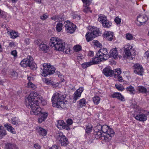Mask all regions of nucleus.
I'll return each instance as SVG.
<instances>
[{
  "instance_id": "44",
  "label": "nucleus",
  "mask_w": 149,
  "mask_h": 149,
  "mask_svg": "<svg viewBox=\"0 0 149 149\" xmlns=\"http://www.w3.org/2000/svg\"><path fill=\"white\" fill-rule=\"evenodd\" d=\"M17 76L18 74L15 71H13L11 73V77L13 79H16L17 77Z\"/></svg>"
},
{
  "instance_id": "62",
  "label": "nucleus",
  "mask_w": 149,
  "mask_h": 149,
  "mask_svg": "<svg viewBox=\"0 0 149 149\" xmlns=\"http://www.w3.org/2000/svg\"><path fill=\"white\" fill-rule=\"evenodd\" d=\"M9 45L10 47H14L15 45L14 42H12L9 43Z\"/></svg>"
},
{
  "instance_id": "39",
  "label": "nucleus",
  "mask_w": 149,
  "mask_h": 149,
  "mask_svg": "<svg viewBox=\"0 0 149 149\" xmlns=\"http://www.w3.org/2000/svg\"><path fill=\"white\" fill-rule=\"evenodd\" d=\"M92 65H93V62H91L90 61L89 62L83 63L82 64V66L83 68H86Z\"/></svg>"
},
{
  "instance_id": "14",
  "label": "nucleus",
  "mask_w": 149,
  "mask_h": 149,
  "mask_svg": "<svg viewBox=\"0 0 149 149\" xmlns=\"http://www.w3.org/2000/svg\"><path fill=\"white\" fill-rule=\"evenodd\" d=\"M103 37L107 40L111 41L114 38L113 33L110 31H105L103 34Z\"/></svg>"
},
{
  "instance_id": "47",
  "label": "nucleus",
  "mask_w": 149,
  "mask_h": 149,
  "mask_svg": "<svg viewBox=\"0 0 149 149\" xmlns=\"http://www.w3.org/2000/svg\"><path fill=\"white\" fill-rule=\"evenodd\" d=\"M84 3V6L85 5L89 6L91 3V0H82Z\"/></svg>"
},
{
  "instance_id": "22",
  "label": "nucleus",
  "mask_w": 149,
  "mask_h": 149,
  "mask_svg": "<svg viewBox=\"0 0 149 149\" xmlns=\"http://www.w3.org/2000/svg\"><path fill=\"white\" fill-rule=\"evenodd\" d=\"M109 53L110 56L113 57L115 59L118 57V53L117 50V48H116L111 49Z\"/></svg>"
},
{
  "instance_id": "12",
  "label": "nucleus",
  "mask_w": 149,
  "mask_h": 149,
  "mask_svg": "<svg viewBox=\"0 0 149 149\" xmlns=\"http://www.w3.org/2000/svg\"><path fill=\"white\" fill-rule=\"evenodd\" d=\"M96 128L100 130L103 134L110 133L111 131L110 130H113L112 129L110 128L107 125L102 126L101 125H99L96 126Z\"/></svg>"
},
{
  "instance_id": "4",
  "label": "nucleus",
  "mask_w": 149,
  "mask_h": 149,
  "mask_svg": "<svg viewBox=\"0 0 149 149\" xmlns=\"http://www.w3.org/2000/svg\"><path fill=\"white\" fill-rule=\"evenodd\" d=\"M36 109L34 112L31 111V114H33L39 116L40 117L38 118V122L39 123H41L42 122L44 121L46 119L48 115V113L47 112H42L41 108L39 106H37Z\"/></svg>"
},
{
  "instance_id": "7",
  "label": "nucleus",
  "mask_w": 149,
  "mask_h": 149,
  "mask_svg": "<svg viewBox=\"0 0 149 149\" xmlns=\"http://www.w3.org/2000/svg\"><path fill=\"white\" fill-rule=\"evenodd\" d=\"M98 56L103 59L104 60H107L109 58L107 49L106 48H101L96 54Z\"/></svg>"
},
{
  "instance_id": "61",
  "label": "nucleus",
  "mask_w": 149,
  "mask_h": 149,
  "mask_svg": "<svg viewBox=\"0 0 149 149\" xmlns=\"http://www.w3.org/2000/svg\"><path fill=\"white\" fill-rule=\"evenodd\" d=\"M88 56L90 57H92L93 56V51H90L88 53Z\"/></svg>"
},
{
  "instance_id": "9",
  "label": "nucleus",
  "mask_w": 149,
  "mask_h": 149,
  "mask_svg": "<svg viewBox=\"0 0 149 149\" xmlns=\"http://www.w3.org/2000/svg\"><path fill=\"white\" fill-rule=\"evenodd\" d=\"M58 136V139L59 143L61 146H66L69 143L68 139L62 133H59Z\"/></svg>"
},
{
  "instance_id": "11",
  "label": "nucleus",
  "mask_w": 149,
  "mask_h": 149,
  "mask_svg": "<svg viewBox=\"0 0 149 149\" xmlns=\"http://www.w3.org/2000/svg\"><path fill=\"white\" fill-rule=\"evenodd\" d=\"M111 132L108 133H104L101 139L105 142H109L111 140L112 137L114 136L115 132L113 130H110Z\"/></svg>"
},
{
  "instance_id": "56",
  "label": "nucleus",
  "mask_w": 149,
  "mask_h": 149,
  "mask_svg": "<svg viewBox=\"0 0 149 149\" xmlns=\"http://www.w3.org/2000/svg\"><path fill=\"white\" fill-rule=\"evenodd\" d=\"M11 54L15 57L17 56V52L16 50H14L12 51L11 52Z\"/></svg>"
},
{
  "instance_id": "34",
  "label": "nucleus",
  "mask_w": 149,
  "mask_h": 149,
  "mask_svg": "<svg viewBox=\"0 0 149 149\" xmlns=\"http://www.w3.org/2000/svg\"><path fill=\"white\" fill-rule=\"evenodd\" d=\"M126 90L127 92L131 94H134L135 93V89L134 87L131 85L127 87L126 88Z\"/></svg>"
},
{
  "instance_id": "21",
  "label": "nucleus",
  "mask_w": 149,
  "mask_h": 149,
  "mask_svg": "<svg viewBox=\"0 0 149 149\" xmlns=\"http://www.w3.org/2000/svg\"><path fill=\"white\" fill-rule=\"evenodd\" d=\"M36 131L40 135L43 136H45L47 134L46 130L40 126H38L36 127Z\"/></svg>"
},
{
  "instance_id": "31",
  "label": "nucleus",
  "mask_w": 149,
  "mask_h": 149,
  "mask_svg": "<svg viewBox=\"0 0 149 149\" xmlns=\"http://www.w3.org/2000/svg\"><path fill=\"white\" fill-rule=\"evenodd\" d=\"M4 126L7 128V130L11 133L13 134L15 133L14 129L12 127L10 124H6L4 125Z\"/></svg>"
},
{
  "instance_id": "1",
  "label": "nucleus",
  "mask_w": 149,
  "mask_h": 149,
  "mask_svg": "<svg viewBox=\"0 0 149 149\" xmlns=\"http://www.w3.org/2000/svg\"><path fill=\"white\" fill-rule=\"evenodd\" d=\"M38 96V94L37 92H32L28 97L25 99V103L26 105L30 106L31 111L34 112L35 110V109H36L37 106H39V103L42 102V100Z\"/></svg>"
},
{
  "instance_id": "54",
  "label": "nucleus",
  "mask_w": 149,
  "mask_h": 149,
  "mask_svg": "<svg viewBox=\"0 0 149 149\" xmlns=\"http://www.w3.org/2000/svg\"><path fill=\"white\" fill-rule=\"evenodd\" d=\"M72 16L74 19L77 18L78 19H80V16L77 14H74Z\"/></svg>"
},
{
  "instance_id": "27",
  "label": "nucleus",
  "mask_w": 149,
  "mask_h": 149,
  "mask_svg": "<svg viewBox=\"0 0 149 149\" xmlns=\"http://www.w3.org/2000/svg\"><path fill=\"white\" fill-rule=\"evenodd\" d=\"M93 34L91 33L89 31L87 32L86 35V40L88 42H89L93 40L95 37Z\"/></svg>"
},
{
  "instance_id": "25",
  "label": "nucleus",
  "mask_w": 149,
  "mask_h": 149,
  "mask_svg": "<svg viewBox=\"0 0 149 149\" xmlns=\"http://www.w3.org/2000/svg\"><path fill=\"white\" fill-rule=\"evenodd\" d=\"M91 33L93 34L95 37H97L99 35V30L96 27H92L90 30Z\"/></svg>"
},
{
  "instance_id": "10",
  "label": "nucleus",
  "mask_w": 149,
  "mask_h": 149,
  "mask_svg": "<svg viewBox=\"0 0 149 149\" xmlns=\"http://www.w3.org/2000/svg\"><path fill=\"white\" fill-rule=\"evenodd\" d=\"M133 67L134 69V72L135 73L141 76L143 75L144 71L142 65L139 63H136L134 65Z\"/></svg>"
},
{
  "instance_id": "3",
  "label": "nucleus",
  "mask_w": 149,
  "mask_h": 149,
  "mask_svg": "<svg viewBox=\"0 0 149 149\" xmlns=\"http://www.w3.org/2000/svg\"><path fill=\"white\" fill-rule=\"evenodd\" d=\"M65 96L58 93H56L54 94L52 98V105L53 107L58 108L65 109L67 107L66 102L64 100Z\"/></svg>"
},
{
  "instance_id": "45",
  "label": "nucleus",
  "mask_w": 149,
  "mask_h": 149,
  "mask_svg": "<svg viewBox=\"0 0 149 149\" xmlns=\"http://www.w3.org/2000/svg\"><path fill=\"white\" fill-rule=\"evenodd\" d=\"M73 49L75 52H78L81 50V47L79 45H76L74 46Z\"/></svg>"
},
{
  "instance_id": "58",
  "label": "nucleus",
  "mask_w": 149,
  "mask_h": 149,
  "mask_svg": "<svg viewBox=\"0 0 149 149\" xmlns=\"http://www.w3.org/2000/svg\"><path fill=\"white\" fill-rule=\"evenodd\" d=\"M63 129H65L67 130H69L70 129V127L69 126V125H64Z\"/></svg>"
},
{
  "instance_id": "35",
  "label": "nucleus",
  "mask_w": 149,
  "mask_h": 149,
  "mask_svg": "<svg viewBox=\"0 0 149 149\" xmlns=\"http://www.w3.org/2000/svg\"><path fill=\"white\" fill-rule=\"evenodd\" d=\"M121 72V70L120 69H115V71H113V76L115 78H116L118 75H120Z\"/></svg>"
},
{
  "instance_id": "40",
  "label": "nucleus",
  "mask_w": 149,
  "mask_h": 149,
  "mask_svg": "<svg viewBox=\"0 0 149 149\" xmlns=\"http://www.w3.org/2000/svg\"><path fill=\"white\" fill-rule=\"evenodd\" d=\"M92 130V127L91 125H88L86 126L85 131L87 133H90L91 132Z\"/></svg>"
},
{
  "instance_id": "53",
  "label": "nucleus",
  "mask_w": 149,
  "mask_h": 149,
  "mask_svg": "<svg viewBox=\"0 0 149 149\" xmlns=\"http://www.w3.org/2000/svg\"><path fill=\"white\" fill-rule=\"evenodd\" d=\"M114 20L115 22L117 24H120L121 22V19L118 17H116Z\"/></svg>"
},
{
  "instance_id": "30",
  "label": "nucleus",
  "mask_w": 149,
  "mask_h": 149,
  "mask_svg": "<svg viewBox=\"0 0 149 149\" xmlns=\"http://www.w3.org/2000/svg\"><path fill=\"white\" fill-rule=\"evenodd\" d=\"M5 149H18L15 144L7 143L5 146Z\"/></svg>"
},
{
  "instance_id": "51",
  "label": "nucleus",
  "mask_w": 149,
  "mask_h": 149,
  "mask_svg": "<svg viewBox=\"0 0 149 149\" xmlns=\"http://www.w3.org/2000/svg\"><path fill=\"white\" fill-rule=\"evenodd\" d=\"M28 86L29 88L34 89L35 88V85L31 82H29L28 84Z\"/></svg>"
},
{
  "instance_id": "57",
  "label": "nucleus",
  "mask_w": 149,
  "mask_h": 149,
  "mask_svg": "<svg viewBox=\"0 0 149 149\" xmlns=\"http://www.w3.org/2000/svg\"><path fill=\"white\" fill-rule=\"evenodd\" d=\"M33 146L36 149H41V147L38 143L34 144Z\"/></svg>"
},
{
  "instance_id": "16",
  "label": "nucleus",
  "mask_w": 149,
  "mask_h": 149,
  "mask_svg": "<svg viewBox=\"0 0 149 149\" xmlns=\"http://www.w3.org/2000/svg\"><path fill=\"white\" fill-rule=\"evenodd\" d=\"M103 74L107 77H112L113 76V70L110 68L107 67L104 68L102 71Z\"/></svg>"
},
{
  "instance_id": "8",
  "label": "nucleus",
  "mask_w": 149,
  "mask_h": 149,
  "mask_svg": "<svg viewBox=\"0 0 149 149\" xmlns=\"http://www.w3.org/2000/svg\"><path fill=\"white\" fill-rule=\"evenodd\" d=\"M64 24L65 30L68 33H72L76 29L75 25L69 21L66 22Z\"/></svg>"
},
{
  "instance_id": "38",
  "label": "nucleus",
  "mask_w": 149,
  "mask_h": 149,
  "mask_svg": "<svg viewBox=\"0 0 149 149\" xmlns=\"http://www.w3.org/2000/svg\"><path fill=\"white\" fill-rule=\"evenodd\" d=\"M93 101L94 104L96 105H97L100 103V99L98 96H95L93 98Z\"/></svg>"
},
{
  "instance_id": "49",
  "label": "nucleus",
  "mask_w": 149,
  "mask_h": 149,
  "mask_svg": "<svg viewBox=\"0 0 149 149\" xmlns=\"http://www.w3.org/2000/svg\"><path fill=\"white\" fill-rule=\"evenodd\" d=\"M48 17V15L47 14H45L43 15L40 16V18L42 20H44L47 19Z\"/></svg>"
},
{
  "instance_id": "5",
  "label": "nucleus",
  "mask_w": 149,
  "mask_h": 149,
  "mask_svg": "<svg viewBox=\"0 0 149 149\" xmlns=\"http://www.w3.org/2000/svg\"><path fill=\"white\" fill-rule=\"evenodd\" d=\"M33 58L31 56H28L26 58L23 59L20 64L23 67H29L32 69H35L36 65L35 63L33 62Z\"/></svg>"
},
{
  "instance_id": "24",
  "label": "nucleus",
  "mask_w": 149,
  "mask_h": 149,
  "mask_svg": "<svg viewBox=\"0 0 149 149\" xmlns=\"http://www.w3.org/2000/svg\"><path fill=\"white\" fill-rule=\"evenodd\" d=\"M111 96L113 98H116L121 101H124L125 99L123 96L119 93H113L111 95Z\"/></svg>"
},
{
  "instance_id": "42",
  "label": "nucleus",
  "mask_w": 149,
  "mask_h": 149,
  "mask_svg": "<svg viewBox=\"0 0 149 149\" xmlns=\"http://www.w3.org/2000/svg\"><path fill=\"white\" fill-rule=\"evenodd\" d=\"M111 22L107 20L106 21V22H105L102 24L103 26L106 28H109L111 25Z\"/></svg>"
},
{
  "instance_id": "6",
  "label": "nucleus",
  "mask_w": 149,
  "mask_h": 149,
  "mask_svg": "<svg viewBox=\"0 0 149 149\" xmlns=\"http://www.w3.org/2000/svg\"><path fill=\"white\" fill-rule=\"evenodd\" d=\"M43 71L42 75V76L45 77L48 75L54 73L55 68L53 66H51L48 63H44L43 65Z\"/></svg>"
},
{
  "instance_id": "13",
  "label": "nucleus",
  "mask_w": 149,
  "mask_h": 149,
  "mask_svg": "<svg viewBox=\"0 0 149 149\" xmlns=\"http://www.w3.org/2000/svg\"><path fill=\"white\" fill-rule=\"evenodd\" d=\"M84 90L83 88L81 87L75 92L73 96V101L74 102H75L79 98L81 97V94Z\"/></svg>"
},
{
  "instance_id": "55",
  "label": "nucleus",
  "mask_w": 149,
  "mask_h": 149,
  "mask_svg": "<svg viewBox=\"0 0 149 149\" xmlns=\"http://www.w3.org/2000/svg\"><path fill=\"white\" fill-rule=\"evenodd\" d=\"M67 124L69 125H71L73 123L72 120L71 119H68L66 121Z\"/></svg>"
},
{
  "instance_id": "19",
  "label": "nucleus",
  "mask_w": 149,
  "mask_h": 149,
  "mask_svg": "<svg viewBox=\"0 0 149 149\" xmlns=\"http://www.w3.org/2000/svg\"><path fill=\"white\" fill-rule=\"evenodd\" d=\"M135 118L136 120L141 121H146L147 119V115L143 113L138 114Z\"/></svg>"
},
{
  "instance_id": "37",
  "label": "nucleus",
  "mask_w": 149,
  "mask_h": 149,
  "mask_svg": "<svg viewBox=\"0 0 149 149\" xmlns=\"http://www.w3.org/2000/svg\"><path fill=\"white\" fill-rule=\"evenodd\" d=\"M10 37L13 38H16L18 36V32L15 31H12L10 32Z\"/></svg>"
},
{
  "instance_id": "48",
  "label": "nucleus",
  "mask_w": 149,
  "mask_h": 149,
  "mask_svg": "<svg viewBox=\"0 0 149 149\" xmlns=\"http://www.w3.org/2000/svg\"><path fill=\"white\" fill-rule=\"evenodd\" d=\"M115 86L116 88L119 91H123L125 89L124 87L121 85L115 84Z\"/></svg>"
},
{
  "instance_id": "26",
  "label": "nucleus",
  "mask_w": 149,
  "mask_h": 149,
  "mask_svg": "<svg viewBox=\"0 0 149 149\" xmlns=\"http://www.w3.org/2000/svg\"><path fill=\"white\" fill-rule=\"evenodd\" d=\"M55 123L57 127L60 129H62L63 126L65 124L63 120H61L56 121Z\"/></svg>"
},
{
  "instance_id": "52",
  "label": "nucleus",
  "mask_w": 149,
  "mask_h": 149,
  "mask_svg": "<svg viewBox=\"0 0 149 149\" xmlns=\"http://www.w3.org/2000/svg\"><path fill=\"white\" fill-rule=\"evenodd\" d=\"M57 74V75L59 77H60L61 78H62L63 79V80L61 79L62 80V81H63V80H64V79H63V75H62L60 73V72L58 71H56V72Z\"/></svg>"
},
{
  "instance_id": "29",
  "label": "nucleus",
  "mask_w": 149,
  "mask_h": 149,
  "mask_svg": "<svg viewBox=\"0 0 149 149\" xmlns=\"http://www.w3.org/2000/svg\"><path fill=\"white\" fill-rule=\"evenodd\" d=\"M107 19V17L104 15L100 14L99 15L98 20L102 24L106 22Z\"/></svg>"
},
{
  "instance_id": "20",
  "label": "nucleus",
  "mask_w": 149,
  "mask_h": 149,
  "mask_svg": "<svg viewBox=\"0 0 149 149\" xmlns=\"http://www.w3.org/2000/svg\"><path fill=\"white\" fill-rule=\"evenodd\" d=\"M148 19V18L146 16L140 15L137 17V21L141 24L145 23Z\"/></svg>"
},
{
  "instance_id": "59",
  "label": "nucleus",
  "mask_w": 149,
  "mask_h": 149,
  "mask_svg": "<svg viewBox=\"0 0 149 149\" xmlns=\"http://www.w3.org/2000/svg\"><path fill=\"white\" fill-rule=\"evenodd\" d=\"M41 42V40L40 39H38L35 41V43L37 45H40Z\"/></svg>"
},
{
  "instance_id": "32",
  "label": "nucleus",
  "mask_w": 149,
  "mask_h": 149,
  "mask_svg": "<svg viewBox=\"0 0 149 149\" xmlns=\"http://www.w3.org/2000/svg\"><path fill=\"white\" fill-rule=\"evenodd\" d=\"M6 134V132L4 127L2 125H0V137L5 136Z\"/></svg>"
},
{
  "instance_id": "63",
  "label": "nucleus",
  "mask_w": 149,
  "mask_h": 149,
  "mask_svg": "<svg viewBox=\"0 0 149 149\" xmlns=\"http://www.w3.org/2000/svg\"><path fill=\"white\" fill-rule=\"evenodd\" d=\"M24 42L26 45H29L30 43L29 39L27 38L25 39Z\"/></svg>"
},
{
  "instance_id": "60",
  "label": "nucleus",
  "mask_w": 149,
  "mask_h": 149,
  "mask_svg": "<svg viewBox=\"0 0 149 149\" xmlns=\"http://www.w3.org/2000/svg\"><path fill=\"white\" fill-rule=\"evenodd\" d=\"M117 77H118V80L119 82H122L124 80H123V78L120 75H118V76Z\"/></svg>"
},
{
  "instance_id": "41",
  "label": "nucleus",
  "mask_w": 149,
  "mask_h": 149,
  "mask_svg": "<svg viewBox=\"0 0 149 149\" xmlns=\"http://www.w3.org/2000/svg\"><path fill=\"white\" fill-rule=\"evenodd\" d=\"M63 24L62 23L58 22L56 26V30L58 32H60L62 30Z\"/></svg>"
},
{
  "instance_id": "43",
  "label": "nucleus",
  "mask_w": 149,
  "mask_h": 149,
  "mask_svg": "<svg viewBox=\"0 0 149 149\" xmlns=\"http://www.w3.org/2000/svg\"><path fill=\"white\" fill-rule=\"evenodd\" d=\"M88 6H84V8L83 9V12L86 13H88L89 12H90L91 13H92V11L90 10V8L88 7Z\"/></svg>"
},
{
  "instance_id": "2",
  "label": "nucleus",
  "mask_w": 149,
  "mask_h": 149,
  "mask_svg": "<svg viewBox=\"0 0 149 149\" xmlns=\"http://www.w3.org/2000/svg\"><path fill=\"white\" fill-rule=\"evenodd\" d=\"M49 45L51 47H54L55 50L63 51L67 54L70 53V49H66L65 42L59 38L55 37L51 38L49 41Z\"/></svg>"
},
{
  "instance_id": "17",
  "label": "nucleus",
  "mask_w": 149,
  "mask_h": 149,
  "mask_svg": "<svg viewBox=\"0 0 149 149\" xmlns=\"http://www.w3.org/2000/svg\"><path fill=\"white\" fill-rule=\"evenodd\" d=\"M39 49L43 53L47 52L49 49V47L45 44L43 42H41L39 46Z\"/></svg>"
},
{
  "instance_id": "15",
  "label": "nucleus",
  "mask_w": 149,
  "mask_h": 149,
  "mask_svg": "<svg viewBox=\"0 0 149 149\" xmlns=\"http://www.w3.org/2000/svg\"><path fill=\"white\" fill-rule=\"evenodd\" d=\"M125 47V53L127 56H129L132 54V52L134 54L135 52V51L132 49V47L129 45H126Z\"/></svg>"
},
{
  "instance_id": "50",
  "label": "nucleus",
  "mask_w": 149,
  "mask_h": 149,
  "mask_svg": "<svg viewBox=\"0 0 149 149\" xmlns=\"http://www.w3.org/2000/svg\"><path fill=\"white\" fill-rule=\"evenodd\" d=\"M94 45L97 47H102V45L97 40H94Z\"/></svg>"
},
{
  "instance_id": "23",
  "label": "nucleus",
  "mask_w": 149,
  "mask_h": 149,
  "mask_svg": "<svg viewBox=\"0 0 149 149\" xmlns=\"http://www.w3.org/2000/svg\"><path fill=\"white\" fill-rule=\"evenodd\" d=\"M77 107L79 108L85 106L86 105V102L84 98H82L77 101Z\"/></svg>"
},
{
  "instance_id": "33",
  "label": "nucleus",
  "mask_w": 149,
  "mask_h": 149,
  "mask_svg": "<svg viewBox=\"0 0 149 149\" xmlns=\"http://www.w3.org/2000/svg\"><path fill=\"white\" fill-rule=\"evenodd\" d=\"M11 121L12 123L14 125H19L20 122L18 118L16 117H14L11 118Z\"/></svg>"
},
{
  "instance_id": "36",
  "label": "nucleus",
  "mask_w": 149,
  "mask_h": 149,
  "mask_svg": "<svg viewBox=\"0 0 149 149\" xmlns=\"http://www.w3.org/2000/svg\"><path fill=\"white\" fill-rule=\"evenodd\" d=\"M138 89L140 93H145L147 91L146 88L145 87L142 86H138Z\"/></svg>"
},
{
  "instance_id": "18",
  "label": "nucleus",
  "mask_w": 149,
  "mask_h": 149,
  "mask_svg": "<svg viewBox=\"0 0 149 149\" xmlns=\"http://www.w3.org/2000/svg\"><path fill=\"white\" fill-rule=\"evenodd\" d=\"M94 131V135L95 138L97 139H100L101 137L102 138L103 134L100 130L96 128V126L95 128Z\"/></svg>"
},
{
  "instance_id": "28",
  "label": "nucleus",
  "mask_w": 149,
  "mask_h": 149,
  "mask_svg": "<svg viewBox=\"0 0 149 149\" xmlns=\"http://www.w3.org/2000/svg\"><path fill=\"white\" fill-rule=\"evenodd\" d=\"M103 60H104L103 59L100 57H95L94 59L90 61L91 62H93V64H96L100 63Z\"/></svg>"
},
{
  "instance_id": "46",
  "label": "nucleus",
  "mask_w": 149,
  "mask_h": 149,
  "mask_svg": "<svg viewBox=\"0 0 149 149\" xmlns=\"http://www.w3.org/2000/svg\"><path fill=\"white\" fill-rule=\"evenodd\" d=\"M126 38L128 40H132L133 39V37L132 35L130 33H127L126 35Z\"/></svg>"
},
{
  "instance_id": "64",
  "label": "nucleus",
  "mask_w": 149,
  "mask_h": 149,
  "mask_svg": "<svg viewBox=\"0 0 149 149\" xmlns=\"http://www.w3.org/2000/svg\"><path fill=\"white\" fill-rule=\"evenodd\" d=\"M49 149H59V148L56 145H53Z\"/></svg>"
}]
</instances>
